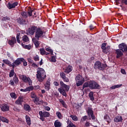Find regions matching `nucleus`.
<instances>
[{
	"instance_id": "473e14b6",
	"label": "nucleus",
	"mask_w": 127,
	"mask_h": 127,
	"mask_svg": "<svg viewBox=\"0 0 127 127\" xmlns=\"http://www.w3.org/2000/svg\"><path fill=\"white\" fill-rule=\"evenodd\" d=\"M123 86V84H117V85H115L110 87V89L111 90H115V89H117V88H121Z\"/></svg>"
},
{
	"instance_id": "49530a36",
	"label": "nucleus",
	"mask_w": 127,
	"mask_h": 127,
	"mask_svg": "<svg viewBox=\"0 0 127 127\" xmlns=\"http://www.w3.org/2000/svg\"><path fill=\"white\" fill-rule=\"evenodd\" d=\"M46 51H48V52H50V53H51L52 55H53V50L51 49H50V48H47L46 49Z\"/></svg>"
},
{
	"instance_id": "8fccbe9b",
	"label": "nucleus",
	"mask_w": 127,
	"mask_h": 127,
	"mask_svg": "<svg viewBox=\"0 0 127 127\" xmlns=\"http://www.w3.org/2000/svg\"><path fill=\"white\" fill-rule=\"evenodd\" d=\"M33 60L36 62H37V61H39V57L38 56V55H36L35 57H33Z\"/></svg>"
},
{
	"instance_id": "4c0bfd02",
	"label": "nucleus",
	"mask_w": 127,
	"mask_h": 127,
	"mask_svg": "<svg viewBox=\"0 0 127 127\" xmlns=\"http://www.w3.org/2000/svg\"><path fill=\"white\" fill-rule=\"evenodd\" d=\"M10 96L11 98H12V99H16V98H17L16 94L14 92H12V93H10Z\"/></svg>"
},
{
	"instance_id": "bf43d9fd",
	"label": "nucleus",
	"mask_w": 127,
	"mask_h": 127,
	"mask_svg": "<svg viewBox=\"0 0 127 127\" xmlns=\"http://www.w3.org/2000/svg\"><path fill=\"white\" fill-rule=\"evenodd\" d=\"M63 80H64V82H66L68 83L69 82V78L67 77H64V78H63Z\"/></svg>"
},
{
	"instance_id": "58836bf2",
	"label": "nucleus",
	"mask_w": 127,
	"mask_h": 127,
	"mask_svg": "<svg viewBox=\"0 0 127 127\" xmlns=\"http://www.w3.org/2000/svg\"><path fill=\"white\" fill-rule=\"evenodd\" d=\"M70 122V123H69ZM67 124H69L67 127H76L75 125L73 124V123L71 122V121H67Z\"/></svg>"
},
{
	"instance_id": "39448f33",
	"label": "nucleus",
	"mask_w": 127,
	"mask_h": 127,
	"mask_svg": "<svg viewBox=\"0 0 127 127\" xmlns=\"http://www.w3.org/2000/svg\"><path fill=\"white\" fill-rule=\"evenodd\" d=\"M89 88L91 90H100L101 89V86L95 80H90Z\"/></svg>"
},
{
	"instance_id": "72a5a7b5",
	"label": "nucleus",
	"mask_w": 127,
	"mask_h": 127,
	"mask_svg": "<svg viewBox=\"0 0 127 127\" xmlns=\"http://www.w3.org/2000/svg\"><path fill=\"white\" fill-rule=\"evenodd\" d=\"M22 41L24 42H28L29 41V38L27 35H24L22 37Z\"/></svg>"
},
{
	"instance_id": "0eeeda50",
	"label": "nucleus",
	"mask_w": 127,
	"mask_h": 127,
	"mask_svg": "<svg viewBox=\"0 0 127 127\" xmlns=\"http://www.w3.org/2000/svg\"><path fill=\"white\" fill-rule=\"evenodd\" d=\"M39 115L40 117V120L42 122H44L45 120V118H49V117H50V113L46 111H40L39 112Z\"/></svg>"
},
{
	"instance_id": "7c9ffc66",
	"label": "nucleus",
	"mask_w": 127,
	"mask_h": 127,
	"mask_svg": "<svg viewBox=\"0 0 127 127\" xmlns=\"http://www.w3.org/2000/svg\"><path fill=\"white\" fill-rule=\"evenodd\" d=\"M55 127H61L62 124L60 122H59L58 120H56L54 123Z\"/></svg>"
},
{
	"instance_id": "c756f323",
	"label": "nucleus",
	"mask_w": 127,
	"mask_h": 127,
	"mask_svg": "<svg viewBox=\"0 0 127 127\" xmlns=\"http://www.w3.org/2000/svg\"><path fill=\"white\" fill-rule=\"evenodd\" d=\"M88 96L89 98H90L91 101H94V100H95V98H94V92L92 91L89 92Z\"/></svg>"
},
{
	"instance_id": "864d4df0",
	"label": "nucleus",
	"mask_w": 127,
	"mask_h": 127,
	"mask_svg": "<svg viewBox=\"0 0 127 127\" xmlns=\"http://www.w3.org/2000/svg\"><path fill=\"white\" fill-rule=\"evenodd\" d=\"M19 36H20V34H17L16 35V39H17V42L18 43H20V40H19Z\"/></svg>"
},
{
	"instance_id": "13d9d810",
	"label": "nucleus",
	"mask_w": 127,
	"mask_h": 127,
	"mask_svg": "<svg viewBox=\"0 0 127 127\" xmlns=\"http://www.w3.org/2000/svg\"><path fill=\"white\" fill-rule=\"evenodd\" d=\"M28 61L30 63V65L34 63V61L30 58L28 59Z\"/></svg>"
},
{
	"instance_id": "b1692460",
	"label": "nucleus",
	"mask_w": 127,
	"mask_h": 127,
	"mask_svg": "<svg viewBox=\"0 0 127 127\" xmlns=\"http://www.w3.org/2000/svg\"><path fill=\"white\" fill-rule=\"evenodd\" d=\"M17 22L19 24H24V22H25V20L22 19V17H20L17 19Z\"/></svg>"
},
{
	"instance_id": "a211bd4d",
	"label": "nucleus",
	"mask_w": 127,
	"mask_h": 127,
	"mask_svg": "<svg viewBox=\"0 0 127 127\" xmlns=\"http://www.w3.org/2000/svg\"><path fill=\"white\" fill-rule=\"evenodd\" d=\"M51 85V83H50V79H48L46 84L44 85L45 90L49 91L50 90Z\"/></svg>"
},
{
	"instance_id": "f3484780",
	"label": "nucleus",
	"mask_w": 127,
	"mask_h": 127,
	"mask_svg": "<svg viewBox=\"0 0 127 127\" xmlns=\"http://www.w3.org/2000/svg\"><path fill=\"white\" fill-rule=\"evenodd\" d=\"M34 88L32 86H29L25 89H21L20 91L21 92H30V91H33Z\"/></svg>"
},
{
	"instance_id": "ddd939ff",
	"label": "nucleus",
	"mask_w": 127,
	"mask_h": 127,
	"mask_svg": "<svg viewBox=\"0 0 127 127\" xmlns=\"http://www.w3.org/2000/svg\"><path fill=\"white\" fill-rule=\"evenodd\" d=\"M119 48L123 51V52H127V46L125 43H122L119 45Z\"/></svg>"
},
{
	"instance_id": "a18cd8bd",
	"label": "nucleus",
	"mask_w": 127,
	"mask_h": 127,
	"mask_svg": "<svg viewBox=\"0 0 127 127\" xmlns=\"http://www.w3.org/2000/svg\"><path fill=\"white\" fill-rule=\"evenodd\" d=\"M56 115L58 119H61L62 118V114L60 112H57Z\"/></svg>"
},
{
	"instance_id": "3c124183",
	"label": "nucleus",
	"mask_w": 127,
	"mask_h": 127,
	"mask_svg": "<svg viewBox=\"0 0 127 127\" xmlns=\"http://www.w3.org/2000/svg\"><path fill=\"white\" fill-rule=\"evenodd\" d=\"M51 62L55 63L56 62V58L55 56H52L51 60Z\"/></svg>"
},
{
	"instance_id": "6e6d98bb",
	"label": "nucleus",
	"mask_w": 127,
	"mask_h": 127,
	"mask_svg": "<svg viewBox=\"0 0 127 127\" xmlns=\"http://www.w3.org/2000/svg\"><path fill=\"white\" fill-rule=\"evenodd\" d=\"M33 88L34 90H40L41 89L40 86H39V85H35L33 86Z\"/></svg>"
},
{
	"instance_id": "6ab92c4d",
	"label": "nucleus",
	"mask_w": 127,
	"mask_h": 127,
	"mask_svg": "<svg viewBox=\"0 0 127 127\" xmlns=\"http://www.w3.org/2000/svg\"><path fill=\"white\" fill-rule=\"evenodd\" d=\"M72 70H73V66L69 65L66 67L64 72V73H66V74H69V73H70V72H72Z\"/></svg>"
},
{
	"instance_id": "20e7f679",
	"label": "nucleus",
	"mask_w": 127,
	"mask_h": 127,
	"mask_svg": "<svg viewBox=\"0 0 127 127\" xmlns=\"http://www.w3.org/2000/svg\"><path fill=\"white\" fill-rule=\"evenodd\" d=\"M108 67V65L106 64H102L101 62L97 61L94 64V68L95 69H98L101 71H104L106 68Z\"/></svg>"
},
{
	"instance_id": "09e8293b",
	"label": "nucleus",
	"mask_w": 127,
	"mask_h": 127,
	"mask_svg": "<svg viewBox=\"0 0 127 127\" xmlns=\"http://www.w3.org/2000/svg\"><path fill=\"white\" fill-rule=\"evenodd\" d=\"M60 76H61V78H62V79H63L66 76V74H65V73L63 72H60Z\"/></svg>"
},
{
	"instance_id": "f704fd0d",
	"label": "nucleus",
	"mask_w": 127,
	"mask_h": 127,
	"mask_svg": "<svg viewBox=\"0 0 127 127\" xmlns=\"http://www.w3.org/2000/svg\"><path fill=\"white\" fill-rule=\"evenodd\" d=\"M0 121H1V122H3V123H6V124H8V120L2 116L0 117Z\"/></svg>"
},
{
	"instance_id": "4d7b16f0",
	"label": "nucleus",
	"mask_w": 127,
	"mask_h": 127,
	"mask_svg": "<svg viewBox=\"0 0 127 127\" xmlns=\"http://www.w3.org/2000/svg\"><path fill=\"white\" fill-rule=\"evenodd\" d=\"M22 63L23 64V66H27V62L25 61V60L24 58H23V61H22Z\"/></svg>"
},
{
	"instance_id": "4468645a",
	"label": "nucleus",
	"mask_w": 127,
	"mask_h": 127,
	"mask_svg": "<svg viewBox=\"0 0 127 127\" xmlns=\"http://www.w3.org/2000/svg\"><path fill=\"white\" fill-rule=\"evenodd\" d=\"M15 43H16V38H15V37H12L11 40L8 41V44H9L11 47H13Z\"/></svg>"
},
{
	"instance_id": "cd10ccee",
	"label": "nucleus",
	"mask_w": 127,
	"mask_h": 127,
	"mask_svg": "<svg viewBox=\"0 0 127 127\" xmlns=\"http://www.w3.org/2000/svg\"><path fill=\"white\" fill-rule=\"evenodd\" d=\"M21 45L24 49H27L28 50L31 49V45L30 44L27 45L22 43Z\"/></svg>"
},
{
	"instance_id": "412c9836",
	"label": "nucleus",
	"mask_w": 127,
	"mask_h": 127,
	"mask_svg": "<svg viewBox=\"0 0 127 127\" xmlns=\"http://www.w3.org/2000/svg\"><path fill=\"white\" fill-rule=\"evenodd\" d=\"M33 102L34 104H36L37 105L40 106V103H42L43 101H39V97L38 96H37L34 98V100H33ZM40 102V103L39 102Z\"/></svg>"
},
{
	"instance_id": "680f3d73",
	"label": "nucleus",
	"mask_w": 127,
	"mask_h": 127,
	"mask_svg": "<svg viewBox=\"0 0 127 127\" xmlns=\"http://www.w3.org/2000/svg\"><path fill=\"white\" fill-rule=\"evenodd\" d=\"M84 101H83L82 102H81L80 103H77V107H78V108H81L82 107V106H83V104L84 103Z\"/></svg>"
},
{
	"instance_id": "f8f14e48",
	"label": "nucleus",
	"mask_w": 127,
	"mask_h": 127,
	"mask_svg": "<svg viewBox=\"0 0 127 127\" xmlns=\"http://www.w3.org/2000/svg\"><path fill=\"white\" fill-rule=\"evenodd\" d=\"M18 2H14L13 3H11L10 2H8L6 5L8 9H11L12 8H15L16 6L18 5Z\"/></svg>"
},
{
	"instance_id": "6e6552de",
	"label": "nucleus",
	"mask_w": 127,
	"mask_h": 127,
	"mask_svg": "<svg viewBox=\"0 0 127 127\" xmlns=\"http://www.w3.org/2000/svg\"><path fill=\"white\" fill-rule=\"evenodd\" d=\"M38 29L37 26L35 25H31L28 30V32L30 35H34V34L36 33V31Z\"/></svg>"
},
{
	"instance_id": "052dcab7",
	"label": "nucleus",
	"mask_w": 127,
	"mask_h": 127,
	"mask_svg": "<svg viewBox=\"0 0 127 127\" xmlns=\"http://www.w3.org/2000/svg\"><path fill=\"white\" fill-rule=\"evenodd\" d=\"M121 72L123 74V75H127V72H126V70H125V69L122 68Z\"/></svg>"
},
{
	"instance_id": "a878e982",
	"label": "nucleus",
	"mask_w": 127,
	"mask_h": 127,
	"mask_svg": "<svg viewBox=\"0 0 127 127\" xmlns=\"http://www.w3.org/2000/svg\"><path fill=\"white\" fill-rule=\"evenodd\" d=\"M75 81H85V79L81 75L78 74L75 77Z\"/></svg>"
},
{
	"instance_id": "69168bd1",
	"label": "nucleus",
	"mask_w": 127,
	"mask_h": 127,
	"mask_svg": "<svg viewBox=\"0 0 127 127\" xmlns=\"http://www.w3.org/2000/svg\"><path fill=\"white\" fill-rule=\"evenodd\" d=\"M89 28H90V30H93V29H95V26H94V25H93V24H91L89 26Z\"/></svg>"
},
{
	"instance_id": "338daca9",
	"label": "nucleus",
	"mask_w": 127,
	"mask_h": 127,
	"mask_svg": "<svg viewBox=\"0 0 127 127\" xmlns=\"http://www.w3.org/2000/svg\"><path fill=\"white\" fill-rule=\"evenodd\" d=\"M85 126L86 127H90V123L89 122H86V123L85 124Z\"/></svg>"
},
{
	"instance_id": "5fc2aeb1",
	"label": "nucleus",
	"mask_w": 127,
	"mask_h": 127,
	"mask_svg": "<svg viewBox=\"0 0 127 127\" xmlns=\"http://www.w3.org/2000/svg\"><path fill=\"white\" fill-rule=\"evenodd\" d=\"M106 46H107V43H104L102 44L101 48L104 50L106 48Z\"/></svg>"
},
{
	"instance_id": "37998d69",
	"label": "nucleus",
	"mask_w": 127,
	"mask_h": 127,
	"mask_svg": "<svg viewBox=\"0 0 127 127\" xmlns=\"http://www.w3.org/2000/svg\"><path fill=\"white\" fill-rule=\"evenodd\" d=\"M14 75V68L11 69L9 72V76L10 77H13Z\"/></svg>"
},
{
	"instance_id": "7ed1b4c3",
	"label": "nucleus",
	"mask_w": 127,
	"mask_h": 127,
	"mask_svg": "<svg viewBox=\"0 0 127 127\" xmlns=\"http://www.w3.org/2000/svg\"><path fill=\"white\" fill-rule=\"evenodd\" d=\"M37 79H38L39 82H43L45 78H46V73L43 68L38 67L37 69L36 74Z\"/></svg>"
},
{
	"instance_id": "e2e57ef3",
	"label": "nucleus",
	"mask_w": 127,
	"mask_h": 127,
	"mask_svg": "<svg viewBox=\"0 0 127 127\" xmlns=\"http://www.w3.org/2000/svg\"><path fill=\"white\" fill-rule=\"evenodd\" d=\"M3 20H5V21L6 20H10V18L7 16L4 17L3 18Z\"/></svg>"
},
{
	"instance_id": "774afa93",
	"label": "nucleus",
	"mask_w": 127,
	"mask_h": 127,
	"mask_svg": "<svg viewBox=\"0 0 127 127\" xmlns=\"http://www.w3.org/2000/svg\"><path fill=\"white\" fill-rule=\"evenodd\" d=\"M122 3L127 5V0H122Z\"/></svg>"
},
{
	"instance_id": "79ce46f5",
	"label": "nucleus",
	"mask_w": 127,
	"mask_h": 127,
	"mask_svg": "<svg viewBox=\"0 0 127 127\" xmlns=\"http://www.w3.org/2000/svg\"><path fill=\"white\" fill-rule=\"evenodd\" d=\"M86 120H88V116H84L81 118L80 121L82 123H84V122H86Z\"/></svg>"
},
{
	"instance_id": "9b49d317",
	"label": "nucleus",
	"mask_w": 127,
	"mask_h": 127,
	"mask_svg": "<svg viewBox=\"0 0 127 127\" xmlns=\"http://www.w3.org/2000/svg\"><path fill=\"white\" fill-rule=\"evenodd\" d=\"M86 113L89 117L91 116L92 120H95L96 117L94 115V111H93V108L91 107H88Z\"/></svg>"
},
{
	"instance_id": "de8ad7c7",
	"label": "nucleus",
	"mask_w": 127,
	"mask_h": 127,
	"mask_svg": "<svg viewBox=\"0 0 127 127\" xmlns=\"http://www.w3.org/2000/svg\"><path fill=\"white\" fill-rule=\"evenodd\" d=\"M40 53L41 55H45V50L44 48H42L40 50Z\"/></svg>"
},
{
	"instance_id": "2eb2a0df",
	"label": "nucleus",
	"mask_w": 127,
	"mask_h": 127,
	"mask_svg": "<svg viewBox=\"0 0 127 127\" xmlns=\"http://www.w3.org/2000/svg\"><path fill=\"white\" fill-rule=\"evenodd\" d=\"M0 108H1L2 112H7L9 111V106L5 103L2 104Z\"/></svg>"
},
{
	"instance_id": "9d476101",
	"label": "nucleus",
	"mask_w": 127,
	"mask_h": 127,
	"mask_svg": "<svg viewBox=\"0 0 127 127\" xmlns=\"http://www.w3.org/2000/svg\"><path fill=\"white\" fill-rule=\"evenodd\" d=\"M22 80L25 83H28L29 86H32V80L29 77H27L26 75H22Z\"/></svg>"
},
{
	"instance_id": "e433bc0d",
	"label": "nucleus",
	"mask_w": 127,
	"mask_h": 127,
	"mask_svg": "<svg viewBox=\"0 0 127 127\" xmlns=\"http://www.w3.org/2000/svg\"><path fill=\"white\" fill-rule=\"evenodd\" d=\"M111 48V47L110 46H108L106 47H105V48L104 49V50H103V52H104V53H108V52H109V50H110V49Z\"/></svg>"
},
{
	"instance_id": "f03ea898",
	"label": "nucleus",
	"mask_w": 127,
	"mask_h": 127,
	"mask_svg": "<svg viewBox=\"0 0 127 127\" xmlns=\"http://www.w3.org/2000/svg\"><path fill=\"white\" fill-rule=\"evenodd\" d=\"M60 84L61 85V87L58 89L59 92H60V94L63 96L67 97V93L66 92H69V90H70V86L64 83L62 80L60 81Z\"/></svg>"
},
{
	"instance_id": "c9c22d12",
	"label": "nucleus",
	"mask_w": 127,
	"mask_h": 127,
	"mask_svg": "<svg viewBox=\"0 0 127 127\" xmlns=\"http://www.w3.org/2000/svg\"><path fill=\"white\" fill-rule=\"evenodd\" d=\"M59 101L61 103V104H62V105H63V107H64V108H66V103H65V101H64V100H63V99H59Z\"/></svg>"
},
{
	"instance_id": "393cba45",
	"label": "nucleus",
	"mask_w": 127,
	"mask_h": 127,
	"mask_svg": "<svg viewBox=\"0 0 127 127\" xmlns=\"http://www.w3.org/2000/svg\"><path fill=\"white\" fill-rule=\"evenodd\" d=\"M104 119L108 123V125L110 124V123L112 122V120H111V119L110 118V116H108V115H105L104 116Z\"/></svg>"
},
{
	"instance_id": "603ef678",
	"label": "nucleus",
	"mask_w": 127,
	"mask_h": 127,
	"mask_svg": "<svg viewBox=\"0 0 127 127\" xmlns=\"http://www.w3.org/2000/svg\"><path fill=\"white\" fill-rule=\"evenodd\" d=\"M34 43L36 48L39 47V42L38 41H35Z\"/></svg>"
},
{
	"instance_id": "dca6fc26",
	"label": "nucleus",
	"mask_w": 127,
	"mask_h": 127,
	"mask_svg": "<svg viewBox=\"0 0 127 127\" xmlns=\"http://www.w3.org/2000/svg\"><path fill=\"white\" fill-rule=\"evenodd\" d=\"M115 53L117 55L116 58H117V59H119V58H120V57H122V56L124 55V54L122 52L121 49L116 50Z\"/></svg>"
},
{
	"instance_id": "a19ab883",
	"label": "nucleus",
	"mask_w": 127,
	"mask_h": 127,
	"mask_svg": "<svg viewBox=\"0 0 127 127\" xmlns=\"http://www.w3.org/2000/svg\"><path fill=\"white\" fill-rule=\"evenodd\" d=\"M13 81L14 82L15 84L18 83V78L16 77V75H14L13 78Z\"/></svg>"
},
{
	"instance_id": "2f4dec72",
	"label": "nucleus",
	"mask_w": 127,
	"mask_h": 127,
	"mask_svg": "<svg viewBox=\"0 0 127 127\" xmlns=\"http://www.w3.org/2000/svg\"><path fill=\"white\" fill-rule=\"evenodd\" d=\"M84 82H85V80L76 81V85L77 87L82 86V84H84Z\"/></svg>"
},
{
	"instance_id": "c03bdc74",
	"label": "nucleus",
	"mask_w": 127,
	"mask_h": 127,
	"mask_svg": "<svg viewBox=\"0 0 127 127\" xmlns=\"http://www.w3.org/2000/svg\"><path fill=\"white\" fill-rule=\"evenodd\" d=\"M31 97L32 98V99H35V98H36L37 97V95H36V94H35V92L32 91L31 93Z\"/></svg>"
},
{
	"instance_id": "0e129e2a",
	"label": "nucleus",
	"mask_w": 127,
	"mask_h": 127,
	"mask_svg": "<svg viewBox=\"0 0 127 127\" xmlns=\"http://www.w3.org/2000/svg\"><path fill=\"white\" fill-rule=\"evenodd\" d=\"M31 66H32V67H33L34 68H36V67H38V65L34 63L32 64H31Z\"/></svg>"
},
{
	"instance_id": "5701e85b",
	"label": "nucleus",
	"mask_w": 127,
	"mask_h": 127,
	"mask_svg": "<svg viewBox=\"0 0 127 127\" xmlns=\"http://www.w3.org/2000/svg\"><path fill=\"white\" fill-rule=\"evenodd\" d=\"M23 100L22 97H19L18 99L15 101L16 105H22Z\"/></svg>"
},
{
	"instance_id": "bb28decb",
	"label": "nucleus",
	"mask_w": 127,
	"mask_h": 127,
	"mask_svg": "<svg viewBox=\"0 0 127 127\" xmlns=\"http://www.w3.org/2000/svg\"><path fill=\"white\" fill-rule=\"evenodd\" d=\"M25 119L27 125H28V126H30V125H31V120L30 119V117H29L28 115H26Z\"/></svg>"
},
{
	"instance_id": "1a4fd4ad",
	"label": "nucleus",
	"mask_w": 127,
	"mask_h": 127,
	"mask_svg": "<svg viewBox=\"0 0 127 127\" xmlns=\"http://www.w3.org/2000/svg\"><path fill=\"white\" fill-rule=\"evenodd\" d=\"M34 11L32 10V9H29V11L28 12H21V15L24 17V18H27V17L29 16H32V12H33Z\"/></svg>"
},
{
	"instance_id": "4be33fe9",
	"label": "nucleus",
	"mask_w": 127,
	"mask_h": 127,
	"mask_svg": "<svg viewBox=\"0 0 127 127\" xmlns=\"http://www.w3.org/2000/svg\"><path fill=\"white\" fill-rule=\"evenodd\" d=\"M24 110L27 112H31V107L27 104L24 105Z\"/></svg>"
},
{
	"instance_id": "f257e3e1",
	"label": "nucleus",
	"mask_w": 127,
	"mask_h": 127,
	"mask_svg": "<svg viewBox=\"0 0 127 127\" xmlns=\"http://www.w3.org/2000/svg\"><path fill=\"white\" fill-rule=\"evenodd\" d=\"M23 60V58H18L13 63H11L8 60H3L2 62L14 69L15 67H18L22 63Z\"/></svg>"
},
{
	"instance_id": "aec40b11",
	"label": "nucleus",
	"mask_w": 127,
	"mask_h": 127,
	"mask_svg": "<svg viewBox=\"0 0 127 127\" xmlns=\"http://www.w3.org/2000/svg\"><path fill=\"white\" fill-rule=\"evenodd\" d=\"M123 117L122 116H116L114 119L115 123H123Z\"/></svg>"
},
{
	"instance_id": "ea45409f",
	"label": "nucleus",
	"mask_w": 127,
	"mask_h": 127,
	"mask_svg": "<svg viewBox=\"0 0 127 127\" xmlns=\"http://www.w3.org/2000/svg\"><path fill=\"white\" fill-rule=\"evenodd\" d=\"M70 118H71L73 121H74V122H77V121H78V117L76 116L70 115Z\"/></svg>"
},
{
	"instance_id": "c85d7f7f",
	"label": "nucleus",
	"mask_w": 127,
	"mask_h": 127,
	"mask_svg": "<svg viewBox=\"0 0 127 127\" xmlns=\"http://www.w3.org/2000/svg\"><path fill=\"white\" fill-rule=\"evenodd\" d=\"M85 88H90V81L86 82L83 84L82 90H84Z\"/></svg>"
},
{
	"instance_id": "423d86ee",
	"label": "nucleus",
	"mask_w": 127,
	"mask_h": 127,
	"mask_svg": "<svg viewBox=\"0 0 127 127\" xmlns=\"http://www.w3.org/2000/svg\"><path fill=\"white\" fill-rule=\"evenodd\" d=\"M44 33H45V32H44L42 28L38 27L35 33V37L37 40H39V38H42V37H43Z\"/></svg>"
}]
</instances>
